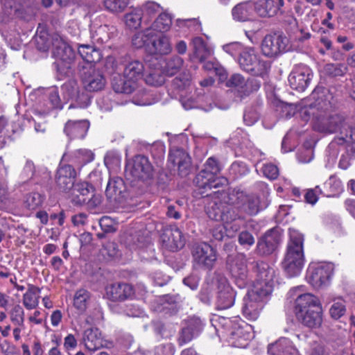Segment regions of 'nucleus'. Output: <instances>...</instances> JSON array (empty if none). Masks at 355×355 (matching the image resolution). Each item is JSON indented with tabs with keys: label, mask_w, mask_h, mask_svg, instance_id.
<instances>
[{
	"label": "nucleus",
	"mask_w": 355,
	"mask_h": 355,
	"mask_svg": "<svg viewBox=\"0 0 355 355\" xmlns=\"http://www.w3.org/2000/svg\"><path fill=\"white\" fill-rule=\"evenodd\" d=\"M297 320L309 329H318L323 322V309L320 300L311 293L299 295L295 301Z\"/></svg>",
	"instance_id": "1"
},
{
	"label": "nucleus",
	"mask_w": 355,
	"mask_h": 355,
	"mask_svg": "<svg viewBox=\"0 0 355 355\" xmlns=\"http://www.w3.org/2000/svg\"><path fill=\"white\" fill-rule=\"evenodd\" d=\"M289 234L290 239L282 266L287 275L293 277L300 273L304 265V236L297 230L291 229Z\"/></svg>",
	"instance_id": "2"
},
{
	"label": "nucleus",
	"mask_w": 355,
	"mask_h": 355,
	"mask_svg": "<svg viewBox=\"0 0 355 355\" xmlns=\"http://www.w3.org/2000/svg\"><path fill=\"white\" fill-rule=\"evenodd\" d=\"M105 195L117 207H133L137 205V201L135 198L138 194V189L136 186L132 185L130 191L127 190L123 180L119 177L110 178L105 190Z\"/></svg>",
	"instance_id": "3"
},
{
	"label": "nucleus",
	"mask_w": 355,
	"mask_h": 355,
	"mask_svg": "<svg viewBox=\"0 0 355 355\" xmlns=\"http://www.w3.org/2000/svg\"><path fill=\"white\" fill-rule=\"evenodd\" d=\"M327 107L328 105L324 107L320 116H317L313 123L314 130L324 134H338L336 137H344L352 125L341 114H327Z\"/></svg>",
	"instance_id": "4"
},
{
	"label": "nucleus",
	"mask_w": 355,
	"mask_h": 355,
	"mask_svg": "<svg viewBox=\"0 0 355 355\" xmlns=\"http://www.w3.org/2000/svg\"><path fill=\"white\" fill-rule=\"evenodd\" d=\"M127 177L138 180V194L142 195L146 190V184H150L155 175V169L148 158L144 155H136L125 168Z\"/></svg>",
	"instance_id": "5"
},
{
	"label": "nucleus",
	"mask_w": 355,
	"mask_h": 355,
	"mask_svg": "<svg viewBox=\"0 0 355 355\" xmlns=\"http://www.w3.org/2000/svg\"><path fill=\"white\" fill-rule=\"evenodd\" d=\"M216 321L233 345L243 347L245 345L243 342L250 340V333L248 330L251 327L239 317L230 318L219 316Z\"/></svg>",
	"instance_id": "6"
},
{
	"label": "nucleus",
	"mask_w": 355,
	"mask_h": 355,
	"mask_svg": "<svg viewBox=\"0 0 355 355\" xmlns=\"http://www.w3.org/2000/svg\"><path fill=\"white\" fill-rule=\"evenodd\" d=\"M52 55L55 61L57 70L60 73H67L71 69L76 54L70 45L60 35H55L52 37Z\"/></svg>",
	"instance_id": "7"
},
{
	"label": "nucleus",
	"mask_w": 355,
	"mask_h": 355,
	"mask_svg": "<svg viewBox=\"0 0 355 355\" xmlns=\"http://www.w3.org/2000/svg\"><path fill=\"white\" fill-rule=\"evenodd\" d=\"M80 81L84 89L89 92L102 90L106 83L102 72L94 64H84L78 66Z\"/></svg>",
	"instance_id": "8"
},
{
	"label": "nucleus",
	"mask_w": 355,
	"mask_h": 355,
	"mask_svg": "<svg viewBox=\"0 0 355 355\" xmlns=\"http://www.w3.org/2000/svg\"><path fill=\"white\" fill-rule=\"evenodd\" d=\"M191 254L193 267L205 270H211L217 260L216 251L206 243L194 245Z\"/></svg>",
	"instance_id": "9"
},
{
	"label": "nucleus",
	"mask_w": 355,
	"mask_h": 355,
	"mask_svg": "<svg viewBox=\"0 0 355 355\" xmlns=\"http://www.w3.org/2000/svg\"><path fill=\"white\" fill-rule=\"evenodd\" d=\"M227 266L237 286L240 288H245L249 283L245 254L239 253L234 256H228Z\"/></svg>",
	"instance_id": "10"
},
{
	"label": "nucleus",
	"mask_w": 355,
	"mask_h": 355,
	"mask_svg": "<svg viewBox=\"0 0 355 355\" xmlns=\"http://www.w3.org/2000/svg\"><path fill=\"white\" fill-rule=\"evenodd\" d=\"M240 67L252 76H262L266 71L267 64L261 60L253 48H246L238 58Z\"/></svg>",
	"instance_id": "11"
},
{
	"label": "nucleus",
	"mask_w": 355,
	"mask_h": 355,
	"mask_svg": "<svg viewBox=\"0 0 355 355\" xmlns=\"http://www.w3.org/2000/svg\"><path fill=\"white\" fill-rule=\"evenodd\" d=\"M333 272L334 265L331 263L311 265L306 278L313 287L320 288L329 285Z\"/></svg>",
	"instance_id": "12"
},
{
	"label": "nucleus",
	"mask_w": 355,
	"mask_h": 355,
	"mask_svg": "<svg viewBox=\"0 0 355 355\" xmlns=\"http://www.w3.org/2000/svg\"><path fill=\"white\" fill-rule=\"evenodd\" d=\"M289 40L282 33L266 35L261 42L263 55L269 58L277 57L288 49Z\"/></svg>",
	"instance_id": "13"
},
{
	"label": "nucleus",
	"mask_w": 355,
	"mask_h": 355,
	"mask_svg": "<svg viewBox=\"0 0 355 355\" xmlns=\"http://www.w3.org/2000/svg\"><path fill=\"white\" fill-rule=\"evenodd\" d=\"M325 90L323 87H316L314 89L311 93V98L315 100V103L300 110V116L303 121H308L311 116H313L314 123L317 116H320L324 107L329 105V103L323 99Z\"/></svg>",
	"instance_id": "14"
},
{
	"label": "nucleus",
	"mask_w": 355,
	"mask_h": 355,
	"mask_svg": "<svg viewBox=\"0 0 355 355\" xmlns=\"http://www.w3.org/2000/svg\"><path fill=\"white\" fill-rule=\"evenodd\" d=\"M311 69L305 64H298L294 67L288 76V82L292 89L303 92L309 86L312 78Z\"/></svg>",
	"instance_id": "15"
},
{
	"label": "nucleus",
	"mask_w": 355,
	"mask_h": 355,
	"mask_svg": "<svg viewBox=\"0 0 355 355\" xmlns=\"http://www.w3.org/2000/svg\"><path fill=\"white\" fill-rule=\"evenodd\" d=\"M168 162L177 167L179 175L187 177L192 170L191 158L182 148H173L168 155Z\"/></svg>",
	"instance_id": "16"
},
{
	"label": "nucleus",
	"mask_w": 355,
	"mask_h": 355,
	"mask_svg": "<svg viewBox=\"0 0 355 355\" xmlns=\"http://www.w3.org/2000/svg\"><path fill=\"white\" fill-rule=\"evenodd\" d=\"M281 234L277 229L272 228L266 232L257 241V253L261 256L272 254L281 242Z\"/></svg>",
	"instance_id": "17"
},
{
	"label": "nucleus",
	"mask_w": 355,
	"mask_h": 355,
	"mask_svg": "<svg viewBox=\"0 0 355 355\" xmlns=\"http://www.w3.org/2000/svg\"><path fill=\"white\" fill-rule=\"evenodd\" d=\"M194 182L200 191L202 195L208 190L217 189L228 184L227 179L223 177H217L206 170H201L196 176Z\"/></svg>",
	"instance_id": "18"
},
{
	"label": "nucleus",
	"mask_w": 355,
	"mask_h": 355,
	"mask_svg": "<svg viewBox=\"0 0 355 355\" xmlns=\"http://www.w3.org/2000/svg\"><path fill=\"white\" fill-rule=\"evenodd\" d=\"M106 297L112 302H123L132 300L135 291L130 284L124 282L113 283L106 287Z\"/></svg>",
	"instance_id": "19"
},
{
	"label": "nucleus",
	"mask_w": 355,
	"mask_h": 355,
	"mask_svg": "<svg viewBox=\"0 0 355 355\" xmlns=\"http://www.w3.org/2000/svg\"><path fill=\"white\" fill-rule=\"evenodd\" d=\"M260 85V82L257 79L245 80L244 77L239 73L233 74L226 82V86L236 88L241 97L248 96L251 92L258 90Z\"/></svg>",
	"instance_id": "20"
},
{
	"label": "nucleus",
	"mask_w": 355,
	"mask_h": 355,
	"mask_svg": "<svg viewBox=\"0 0 355 355\" xmlns=\"http://www.w3.org/2000/svg\"><path fill=\"white\" fill-rule=\"evenodd\" d=\"M218 295L216 307L218 309L230 308L234 303L235 293L224 277H217Z\"/></svg>",
	"instance_id": "21"
},
{
	"label": "nucleus",
	"mask_w": 355,
	"mask_h": 355,
	"mask_svg": "<svg viewBox=\"0 0 355 355\" xmlns=\"http://www.w3.org/2000/svg\"><path fill=\"white\" fill-rule=\"evenodd\" d=\"M76 171L71 165L60 166L55 175V183L58 189L62 192L70 191L76 182Z\"/></svg>",
	"instance_id": "22"
},
{
	"label": "nucleus",
	"mask_w": 355,
	"mask_h": 355,
	"mask_svg": "<svg viewBox=\"0 0 355 355\" xmlns=\"http://www.w3.org/2000/svg\"><path fill=\"white\" fill-rule=\"evenodd\" d=\"M122 64L125 78L137 82L144 76V65L141 61L133 60L126 55L123 58Z\"/></svg>",
	"instance_id": "23"
},
{
	"label": "nucleus",
	"mask_w": 355,
	"mask_h": 355,
	"mask_svg": "<svg viewBox=\"0 0 355 355\" xmlns=\"http://www.w3.org/2000/svg\"><path fill=\"white\" fill-rule=\"evenodd\" d=\"M94 188L87 182H76L71 189L72 201L78 205L87 203L93 196Z\"/></svg>",
	"instance_id": "24"
},
{
	"label": "nucleus",
	"mask_w": 355,
	"mask_h": 355,
	"mask_svg": "<svg viewBox=\"0 0 355 355\" xmlns=\"http://www.w3.org/2000/svg\"><path fill=\"white\" fill-rule=\"evenodd\" d=\"M216 195L218 198L223 200L227 205H236L240 207L245 193L239 188H229L227 190L214 191L206 193L205 196Z\"/></svg>",
	"instance_id": "25"
},
{
	"label": "nucleus",
	"mask_w": 355,
	"mask_h": 355,
	"mask_svg": "<svg viewBox=\"0 0 355 355\" xmlns=\"http://www.w3.org/2000/svg\"><path fill=\"white\" fill-rule=\"evenodd\" d=\"M162 242L171 250L181 249L184 245V239L178 228H166L161 235Z\"/></svg>",
	"instance_id": "26"
},
{
	"label": "nucleus",
	"mask_w": 355,
	"mask_h": 355,
	"mask_svg": "<svg viewBox=\"0 0 355 355\" xmlns=\"http://www.w3.org/2000/svg\"><path fill=\"white\" fill-rule=\"evenodd\" d=\"M254 12V2L247 1L236 4L232 10V15L234 20L245 22L252 19Z\"/></svg>",
	"instance_id": "27"
},
{
	"label": "nucleus",
	"mask_w": 355,
	"mask_h": 355,
	"mask_svg": "<svg viewBox=\"0 0 355 355\" xmlns=\"http://www.w3.org/2000/svg\"><path fill=\"white\" fill-rule=\"evenodd\" d=\"M171 51L169 39L164 35L151 37L150 44L148 45L147 52L152 55H166Z\"/></svg>",
	"instance_id": "28"
},
{
	"label": "nucleus",
	"mask_w": 355,
	"mask_h": 355,
	"mask_svg": "<svg viewBox=\"0 0 355 355\" xmlns=\"http://www.w3.org/2000/svg\"><path fill=\"white\" fill-rule=\"evenodd\" d=\"M83 342L88 350L94 352L103 347L105 341L98 328H89L84 332Z\"/></svg>",
	"instance_id": "29"
},
{
	"label": "nucleus",
	"mask_w": 355,
	"mask_h": 355,
	"mask_svg": "<svg viewBox=\"0 0 355 355\" xmlns=\"http://www.w3.org/2000/svg\"><path fill=\"white\" fill-rule=\"evenodd\" d=\"M89 127V123L86 120L68 121L64 127V132L71 139H83Z\"/></svg>",
	"instance_id": "30"
},
{
	"label": "nucleus",
	"mask_w": 355,
	"mask_h": 355,
	"mask_svg": "<svg viewBox=\"0 0 355 355\" xmlns=\"http://www.w3.org/2000/svg\"><path fill=\"white\" fill-rule=\"evenodd\" d=\"M270 355H298V352L291 342L286 338L279 339L268 347Z\"/></svg>",
	"instance_id": "31"
},
{
	"label": "nucleus",
	"mask_w": 355,
	"mask_h": 355,
	"mask_svg": "<svg viewBox=\"0 0 355 355\" xmlns=\"http://www.w3.org/2000/svg\"><path fill=\"white\" fill-rule=\"evenodd\" d=\"M193 55L191 59L196 58L203 62L212 54L211 49L207 45L205 40L200 37H196L192 40Z\"/></svg>",
	"instance_id": "32"
},
{
	"label": "nucleus",
	"mask_w": 355,
	"mask_h": 355,
	"mask_svg": "<svg viewBox=\"0 0 355 355\" xmlns=\"http://www.w3.org/2000/svg\"><path fill=\"white\" fill-rule=\"evenodd\" d=\"M78 53L83 59L78 64H93L99 62L102 58L99 49L89 44H82L78 47Z\"/></svg>",
	"instance_id": "33"
},
{
	"label": "nucleus",
	"mask_w": 355,
	"mask_h": 355,
	"mask_svg": "<svg viewBox=\"0 0 355 355\" xmlns=\"http://www.w3.org/2000/svg\"><path fill=\"white\" fill-rule=\"evenodd\" d=\"M272 289L273 282L257 281L248 294L252 300H258L263 302V300L271 294Z\"/></svg>",
	"instance_id": "34"
},
{
	"label": "nucleus",
	"mask_w": 355,
	"mask_h": 355,
	"mask_svg": "<svg viewBox=\"0 0 355 355\" xmlns=\"http://www.w3.org/2000/svg\"><path fill=\"white\" fill-rule=\"evenodd\" d=\"M262 308L263 302L258 300H252L248 294V297L244 298V305L242 311L246 318L255 320L258 318Z\"/></svg>",
	"instance_id": "35"
},
{
	"label": "nucleus",
	"mask_w": 355,
	"mask_h": 355,
	"mask_svg": "<svg viewBox=\"0 0 355 355\" xmlns=\"http://www.w3.org/2000/svg\"><path fill=\"white\" fill-rule=\"evenodd\" d=\"M137 83L128 78H122L120 74H117L113 77L112 85L115 92L129 94L136 89Z\"/></svg>",
	"instance_id": "36"
},
{
	"label": "nucleus",
	"mask_w": 355,
	"mask_h": 355,
	"mask_svg": "<svg viewBox=\"0 0 355 355\" xmlns=\"http://www.w3.org/2000/svg\"><path fill=\"white\" fill-rule=\"evenodd\" d=\"M254 11L262 17H271L279 12L274 0H259L254 3Z\"/></svg>",
	"instance_id": "37"
},
{
	"label": "nucleus",
	"mask_w": 355,
	"mask_h": 355,
	"mask_svg": "<svg viewBox=\"0 0 355 355\" xmlns=\"http://www.w3.org/2000/svg\"><path fill=\"white\" fill-rule=\"evenodd\" d=\"M214 200L209 202L206 206V213L208 217L214 220H221L226 204L214 195Z\"/></svg>",
	"instance_id": "38"
},
{
	"label": "nucleus",
	"mask_w": 355,
	"mask_h": 355,
	"mask_svg": "<svg viewBox=\"0 0 355 355\" xmlns=\"http://www.w3.org/2000/svg\"><path fill=\"white\" fill-rule=\"evenodd\" d=\"M54 35L51 36L44 28L40 30L38 28L33 38L36 49L41 52H47L51 45L52 46L51 41Z\"/></svg>",
	"instance_id": "39"
},
{
	"label": "nucleus",
	"mask_w": 355,
	"mask_h": 355,
	"mask_svg": "<svg viewBox=\"0 0 355 355\" xmlns=\"http://www.w3.org/2000/svg\"><path fill=\"white\" fill-rule=\"evenodd\" d=\"M348 71V67L344 63H327L323 67L324 75L333 79L345 76Z\"/></svg>",
	"instance_id": "40"
},
{
	"label": "nucleus",
	"mask_w": 355,
	"mask_h": 355,
	"mask_svg": "<svg viewBox=\"0 0 355 355\" xmlns=\"http://www.w3.org/2000/svg\"><path fill=\"white\" fill-rule=\"evenodd\" d=\"M40 292V288L33 284H28V290L23 296V304L27 309L31 310L37 306L39 304Z\"/></svg>",
	"instance_id": "41"
},
{
	"label": "nucleus",
	"mask_w": 355,
	"mask_h": 355,
	"mask_svg": "<svg viewBox=\"0 0 355 355\" xmlns=\"http://www.w3.org/2000/svg\"><path fill=\"white\" fill-rule=\"evenodd\" d=\"M260 199L259 197L253 195H247L240 205V208L247 214L250 216L256 215L260 210Z\"/></svg>",
	"instance_id": "42"
},
{
	"label": "nucleus",
	"mask_w": 355,
	"mask_h": 355,
	"mask_svg": "<svg viewBox=\"0 0 355 355\" xmlns=\"http://www.w3.org/2000/svg\"><path fill=\"white\" fill-rule=\"evenodd\" d=\"M254 270L257 272V281L273 282L274 270L267 263L263 261L256 262Z\"/></svg>",
	"instance_id": "43"
},
{
	"label": "nucleus",
	"mask_w": 355,
	"mask_h": 355,
	"mask_svg": "<svg viewBox=\"0 0 355 355\" xmlns=\"http://www.w3.org/2000/svg\"><path fill=\"white\" fill-rule=\"evenodd\" d=\"M151 37H153V31L146 28L144 31L134 35L132 40V45L137 49L145 47L147 51V47L150 44Z\"/></svg>",
	"instance_id": "44"
},
{
	"label": "nucleus",
	"mask_w": 355,
	"mask_h": 355,
	"mask_svg": "<svg viewBox=\"0 0 355 355\" xmlns=\"http://www.w3.org/2000/svg\"><path fill=\"white\" fill-rule=\"evenodd\" d=\"M144 80L147 85L159 87L164 83L165 77L160 69H153L146 72Z\"/></svg>",
	"instance_id": "45"
},
{
	"label": "nucleus",
	"mask_w": 355,
	"mask_h": 355,
	"mask_svg": "<svg viewBox=\"0 0 355 355\" xmlns=\"http://www.w3.org/2000/svg\"><path fill=\"white\" fill-rule=\"evenodd\" d=\"M172 24V19L171 16L167 13H161L157 18L155 20V21L152 24V27L150 29L153 31H159V32H165L167 31Z\"/></svg>",
	"instance_id": "46"
},
{
	"label": "nucleus",
	"mask_w": 355,
	"mask_h": 355,
	"mask_svg": "<svg viewBox=\"0 0 355 355\" xmlns=\"http://www.w3.org/2000/svg\"><path fill=\"white\" fill-rule=\"evenodd\" d=\"M143 16V10L141 9H135L127 13L124 16L125 25L130 29L138 28L141 23Z\"/></svg>",
	"instance_id": "47"
},
{
	"label": "nucleus",
	"mask_w": 355,
	"mask_h": 355,
	"mask_svg": "<svg viewBox=\"0 0 355 355\" xmlns=\"http://www.w3.org/2000/svg\"><path fill=\"white\" fill-rule=\"evenodd\" d=\"M183 62V59L178 55L170 58L164 67L165 73L169 76L175 75L182 68Z\"/></svg>",
	"instance_id": "48"
},
{
	"label": "nucleus",
	"mask_w": 355,
	"mask_h": 355,
	"mask_svg": "<svg viewBox=\"0 0 355 355\" xmlns=\"http://www.w3.org/2000/svg\"><path fill=\"white\" fill-rule=\"evenodd\" d=\"M44 196L37 192L28 193L24 200V206L29 210H35L42 206Z\"/></svg>",
	"instance_id": "49"
},
{
	"label": "nucleus",
	"mask_w": 355,
	"mask_h": 355,
	"mask_svg": "<svg viewBox=\"0 0 355 355\" xmlns=\"http://www.w3.org/2000/svg\"><path fill=\"white\" fill-rule=\"evenodd\" d=\"M89 298V293L85 289H80L76 291L73 304L76 309L80 311H83L86 309V303L87 300Z\"/></svg>",
	"instance_id": "50"
},
{
	"label": "nucleus",
	"mask_w": 355,
	"mask_h": 355,
	"mask_svg": "<svg viewBox=\"0 0 355 355\" xmlns=\"http://www.w3.org/2000/svg\"><path fill=\"white\" fill-rule=\"evenodd\" d=\"M191 83V75L189 73L184 72L176 76L172 80V86L178 90L185 89Z\"/></svg>",
	"instance_id": "51"
},
{
	"label": "nucleus",
	"mask_w": 355,
	"mask_h": 355,
	"mask_svg": "<svg viewBox=\"0 0 355 355\" xmlns=\"http://www.w3.org/2000/svg\"><path fill=\"white\" fill-rule=\"evenodd\" d=\"M128 0H104L106 9L113 12L123 11L128 6Z\"/></svg>",
	"instance_id": "52"
},
{
	"label": "nucleus",
	"mask_w": 355,
	"mask_h": 355,
	"mask_svg": "<svg viewBox=\"0 0 355 355\" xmlns=\"http://www.w3.org/2000/svg\"><path fill=\"white\" fill-rule=\"evenodd\" d=\"M334 141L338 145L346 144L355 150V128L352 126L344 137H335Z\"/></svg>",
	"instance_id": "53"
},
{
	"label": "nucleus",
	"mask_w": 355,
	"mask_h": 355,
	"mask_svg": "<svg viewBox=\"0 0 355 355\" xmlns=\"http://www.w3.org/2000/svg\"><path fill=\"white\" fill-rule=\"evenodd\" d=\"M11 320L17 325L23 326L24 322V311L22 307L16 304L14 306L10 312Z\"/></svg>",
	"instance_id": "54"
},
{
	"label": "nucleus",
	"mask_w": 355,
	"mask_h": 355,
	"mask_svg": "<svg viewBox=\"0 0 355 355\" xmlns=\"http://www.w3.org/2000/svg\"><path fill=\"white\" fill-rule=\"evenodd\" d=\"M238 241L243 248L248 249L254 244L255 239L250 232L244 230L239 234Z\"/></svg>",
	"instance_id": "55"
},
{
	"label": "nucleus",
	"mask_w": 355,
	"mask_h": 355,
	"mask_svg": "<svg viewBox=\"0 0 355 355\" xmlns=\"http://www.w3.org/2000/svg\"><path fill=\"white\" fill-rule=\"evenodd\" d=\"M238 218H239V216L236 210L233 207L226 205L223 214L221 221L226 223V226L228 227V225H230L232 222L235 221Z\"/></svg>",
	"instance_id": "56"
},
{
	"label": "nucleus",
	"mask_w": 355,
	"mask_h": 355,
	"mask_svg": "<svg viewBox=\"0 0 355 355\" xmlns=\"http://www.w3.org/2000/svg\"><path fill=\"white\" fill-rule=\"evenodd\" d=\"M202 322L201 320L198 317H191L186 322V326L187 329H189L191 331H193L194 334L198 336L202 329Z\"/></svg>",
	"instance_id": "57"
},
{
	"label": "nucleus",
	"mask_w": 355,
	"mask_h": 355,
	"mask_svg": "<svg viewBox=\"0 0 355 355\" xmlns=\"http://www.w3.org/2000/svg\"><path fill=\"white\" fill-rule=\"evenodd\" d=\"M223 50L233 57H239L241 53L246 48L243 47L239 42H233L223 46Z\"/></svg>",
	"instance_id": "58"
},
{
	"label": "nucleus",
	"mask_w": 355,
	"mask_h": 355,
	"mask_svg": "<svg viewBox=\"0 0 355 355\" xmlns=\"http://www.w3.org/2000/svg\"><path fill=\"white\" fill-rule=\"evenodd\" d=\"M345 305L343 302H337L331 305L329 314L333 319L338 320L345 313Z\"/></svg>",
	"instance_id": "59"
},
{
	"label": "nucleus",
	"mask_w": 355,
	"mask_h": 355,
	"mask_svg": "<svg viewBox=\"0 0 355 355\" xmlns=\"http://www.w3.org/2000/svg\"><path fill=\"white\" fill-rule=\"evenodd\" d=\"M196 336L193 331H191L189 329H187V327H184L182 328V329L180 331L178 334V343L180 346H182L191 340Z\"/></svg>",
	"instance_id": "60"
},
{
	"label": "nucleus",
	"mask_w": 355,
	"mask_h": 355,
	"mask_svg": "<svg viewBox=\"0 0 355 355\" xmlns=\"http://www.w3.org/2000/svg\"><path fill=\"white\" fill-rule=\"evenodd\" d=\"M76 156L79 159V164L85 165L94 159V155L91 150L81 149L76 153Z\"/></svg>",
	"instance_id": "61"
},
{
	"label": "nucleus",
	"mask_w": 355,
	"mask_h": 355,
	"mask_svg": "<svg viewBox=\"0 0 355 355\" xmlns=\"http://www.w3.org/2000/svg\"><path fill=\"white\" fill-rule=\"evenodd\" d=\"M264 176L270 180H275L279 175V169L272 164H264L262 168Z\"/></svg>",
	"instance_id": "62"
},
{
	"label": "nucleus",
	"mask_w": 355,
	"mask_h": 355,
	"mask_svg": "<svg viewBox=\"0 0 355 355\" xmlns=\"http://www.w3.org/2000/svg\"><path fill=\"white\" fill-rule=\"evenodd\" d=\"M49 101L53 109H62V103L60 98L58 92L56 88L52 89L49 92Z\"/></svg>",
	"instance_id": "63"
},
{
	"label": "nucleus",
	"mask_w": 355,
	"mask_h": 355,
	"mask_svg": "<svg viewBox=\"0 0 355 355\" xmlns=\"http://www.w3.org/2000/svg\"><path fill=\"white\" fill-rule=\"evenodd\" d=\"M107 26H99L93 35V39L98 43H103L107 41L109 37L107 34Z\"/></svg>",
	"instance_id": "64"
}]
</instances>
